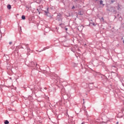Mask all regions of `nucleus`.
Instances as JSON below:
<instances>
[{
  "label": "nucleus",
  "instance_id": "nucleus-1",
  "mask_svg": "<svg viewBox=\"0 0 124 124\" xmlns=\"http://www.w3.org/2000/svg\"><path fill=\"white\" fill-rule=\"evenodd\" d=\"M31 66H35V64H36V63L34 62H31Z\"/></svg>",
  "mask_w": 124,
  "mask_h": 124
},
{
  "label": "nucleus",
  "instance_id": "nucleus-2",
  "mask_svg": "<svg viewBox=\"0 0 124 124\" xmlns=\"http://www.w3.org/2000/svg\"><path fill=\"white\" fill-rule=\"evenodd\" d=\"M7 8H8V9H11V5H7Z\"/></svg>",
  "mask_w": 124,
  "mask_h": 124
},
{
  "label": "nucleus",
  "instance_id": "nucleus-3",
  "mask_svg": "<svg viewBox=\"0 0 124 124\" xmlns=\"http://www.w3.org/2000/svg\"><path fill=\"white\" fill-rule=\"evenodd\" d=\"M21 18H22V20H25V19H26V16H21Z\"/></svg>",
  "mask_w": 124,
  "mask_h": 124
},
{
  "label": "nucleus",
  "instance_id": "nucleus-4",
  "mask_svg": "<svg viewBox=\"0 0 124 124\" xmlns=\"http://www.w3.org/2000/svg\"><path fill=\"white\" fill-rule=\"evenodd\" d=\"M4 124H9V122L7 120H6L5 122H4Z\"/></svg>",
  "mask_w": 124,
  "mask_h": 124
},
{
  "label": "nucleus",
  "instance_id": "nucleus-5",
  "mask_svg": "<svg viewBox=\"0 0 124 124\" xmlns=\"http://www.w3.org/2000/svg\"><path fill=\"white\" fill-rule=\"evenodd\" d=\"M100 4H103V1H102V0H101L100 1Z\"/></svg>",
  "mask_w": 124,
  "mask_h": 124
},
{
  "label": "nucleus",
  "instance_id": "nucleus-6",
  "mask_svg": "<svg viewBox=\"0 0 124 124\" xmlns=\"http://www.w3.org/2000/svg\"><path fill=\"white\" fill-rule=\"evenodd\" d=\"M95 122L96 123H98V122H99L98 119H96V120L95 121Z\"/></svg>",
  "mask_w": 124,
  "mask_h": 124
},
{
  "label": "nucleus",
  "instance_id": "nucleus-7",
  "mask_svg": "<svg viewBox=\"0 0 124 124\" xmlns=\"http://www.w3.org/2000/svg\"><path fill=\"white\" fill-rule=\"evenodd\" d=\"M9 44H10V45H11V44H12V42H9Z\"/></svg>",
  "mask_w": 124,
  "mask_h": 124
},
{
  "label": "nucleus",
  "instance_id": "nucleus-8",
  "mask_svg": "<svg viewBox=\"0 0 124 124\" xmlns=\"http://www.w3.org/2000/svg\"><path fill=\"white\" fill-rule=\"evenodd\" d=\"M111 2H115V0H111Z\"/></svg>",
  "mask_w": 124,
  "mask_h": 124
},
{
  "label": "nucleus",
  "instance_id": "nucleus-9",
  "mask_svg": "<svg viewBox=\"0 0 124 124\" xmlns=\"http://www.w3.org/2000/svg\"><path fill=\"white\" fill-rule=\"evenodd\" d=\"M65 31H67V28H65Z\"/></svg>",
  "mask_w": 124,
  "mask_h": 124
},
{
  "label": "nucleus",
  "instance_id": "nucleus-10",
  "mask_svg": "<svg viewBox=\"0 0 124 124\" xmlns=\"http://www.w3.org/2000/svg\"><path fill=\"white\" fill-rule=\"evenodd\" d=\"M37 11H38V12H39V10H38V9H37Z\"/></svg>",
  "mask_w": 124,
  "mask_h": 124
},
{
  "label": "nucleus",
  "instance_id": "nucleus-11",
  "mask_svg": "<svg viewBox=\"0 0 124 124\" xmlns=\"http://www.w3.org/2000/svg\"><path fill=\"white\" fill-rule=\"evenodd\" d=\"M80 14V15H83V14Z\"/></svg>",
  "mask_w": 124,
  "mask_h": 124
},
{
  "label": "nucleus",
  "instance_id": "nucleus-12",
  "mask_svg": "<svg viewBox=\"0 0 124 124\" xmlns=\"http://www.w3.org/2000/svg\"><path fill=\"white\" fill-rule=\"evenodd\" d=\"M123 43L124 44V40H123Z\"/></svg>",
  "mask_w": 124,
  "mask_h": 124
},
{
  "label": "nucleus",
  "instance_id": "nucleus-13",
  "mask_svg": "<svg viewBox=\"0 0 124 124\" xmlns=\"http://www.w3.org/2000/svg\"><path fill=\"white\" fill-rule=\"evenodd\" d=\"M102 20H103V17L102 18Z\"/></svg>",
  "mask_w": 124,
  "mask_h": 124
},
{
  "label": "nucleus",
  "instance_id": "nucleus-14",
  "mask_svg": "<svg viewBox=\"0 0 124 124\" xmlns=\"http://www.w3.org/2000/svg\"><path fill=\"white\" fill-rule=\"evenodd\" d=\"M73 8H74V6L73 7Z\"/></svg>",
  "mask_w": 124,
  "mask_h": 124
},
{
  "label": "nucleus",
  "instance_id": "nucleus-15",
  "mask_svg": "<svg viewBox=\"0 0 124 124\" xmlns=\"http://www.w3.org/2000/svg\"><path fill=\"white\" fill-rule=\"evenodd\" d=\"M117 124H119V122H117Z\"/></svg>",
  "mask_w": 124,
  "mask_h": 124
},
{
  "label": "nucleus",
  "instance_id": "nucleus-16",
  "mask_svg": "<svg viewBox=\"0 0 124 124\" xmlns=\"http://www.w3.org/2000/svg\"><path fill=\"white\" fill-rule=\"evenodd\" d=\"M96 0V1H97V0Z\"/></svg>",
  "mask_w": 124,
  "mask_h": 124
}]
</instances>
